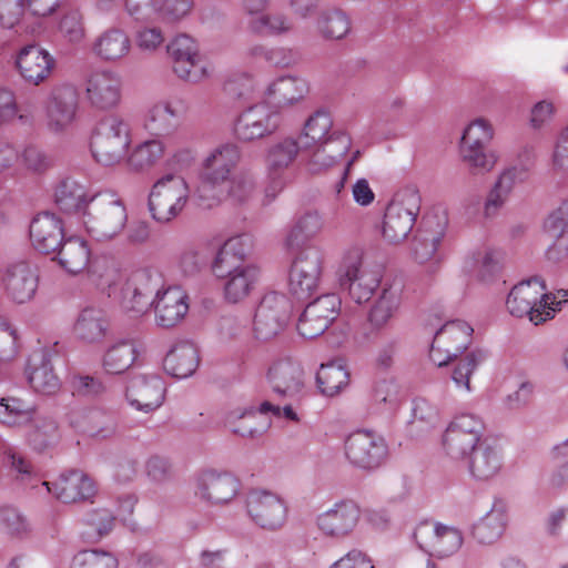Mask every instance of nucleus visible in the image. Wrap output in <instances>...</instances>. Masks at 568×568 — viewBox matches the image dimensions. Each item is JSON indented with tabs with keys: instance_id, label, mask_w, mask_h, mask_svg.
Segmentation results:
<instances>
[{
	"instance_id": "1",
	"label": "nucleus",
	"mask_w": 568,
	"mask_h": 568,
	"mask_svg": "<svg viewBox=\"0 0 568 568\" xmlns=\"http://www.w3.org/2000/svg\"><path fill=\"white\" fill-rule=\"evenodd\" d=\"M128 223V212L121 197L104 192L92 195L83 224L97 241H110L122 233Z\"/></svg>"
},
{
	"instance_id": "2",
	"label": "nucleus",
	"mask_w": 568,
	"mask_h": 568,
	"mask_svg": "<svg viewBox=\"0 0 568 568\" xmlns=\"http://www.w3.org/2000/svg\"><path fill=\"white\" fill-rule=\"evenodd\" d=\"M130 144L129 121L122 114L112 113L101 120L91 141V152L99 163L112 166L126 158Z\"/></svg>"
},
{
	"instance_id": "3",
	"label": "nucleus",
	"mask_w": 568,
	"mask_h": 568,
	"mask_svg": "<svg viewBox=\"0 0 568 568\" xmlns=\"http://www.w3.org/2000/svg\"><path fill=\"white\" fill-rule=\"evenodd\" d=\"M422 197L415 185L398 190L387 205L382 223V236L389 244L404 241L410 233L420 210Z\"/></svg>"
},
{
	"instance_id": "4",
	"label": "nucleus",
	"mask_w": 568,
	"mask_h": 568,
	"mask_svg": "<svg viewBox=\"0 0 568 568\" xmlns=\"http://www.w3.org/2000/svg\"><path fill=\"white\" fill-rule=\"evenodd\" d=\"M551 295L539 277H532L515 285L508 294L506 305L509 313L517 317L528 316L535 325L554 317L555 308Z\"/></svg>"
},
{
	"instance_id": "5",
	"label": "nucleus",
	"mask_w": 568,
	"mask_h": 568,
	"mask_svg": "<svg viewBox=\"0 0 568 568\" xmlns=\"http://www.w3.org/2000/svg\"><path fill=\"white\" fill-rule=\"evenodd\" d=\"M242 159V152L235 143H222L212 149L202 161L203 185L196 190V195L204 206H213L220 200L215 195H209L210 186L225 183L232 176Z\"/></svg>"
},
{
	"instance_id": "6",
	"label": "nucleus",
	"mask_w": 568,
	"mask_h": 568,
	"mask_svg": "<svg viewBox=\"0 0 568 568\" xmlns=\"http://www.w3.org/2000/svg\"><path fill=\"white\" fill-rule=\"evenodd\" d=\"M190 199V189L185 179L178 174H166L158 180L149 194V211L160 223L178 217Z\"/></svg>"
},
{
	"instance_id": "7",
	"label": "nucleus",
	"mask_w": 568,
	"mask_h": 568,
	"mask_svg": "<svg viewBox=\"0 0 568 568\" xmlns=\"http://www.w3.org/2000/svg\"><path fill=\"white\" fill-rule=\"evenodd\" d=\"M381 280L379 272L364 263L362 247L354 246L345 252L339 268V285L354 302H367L379 286Z\"/></svg>"
},
{
	"instance_id": "8",
	"label": "nucleus",
	"mask_w": 568,
	"mask_h": 568,
	"mask_svg": "<svg viewBox=\"0 0 568 568\" xmlns=\"http://www.w3.org/2000/svg\"><path fill=\"white\" fill-rule=\"evenodd\" d=\"M485 432L486 426L480 416L469 413L458 414L444 432L443 448L450 459L458 462L487 439Z\"/></svg>"
},
{
	"instance_id": "9",
	"label": "nucleus",
	"mask_w": 568,
	"mask_h": 568,
	"mask_svg": "<svg viewBox=\"0 0 568 568\" xmlns=\"http://www.w3.org/2000/svg\"><path fill=\"white\" fill-rule=\"evenodd\" d=\"M323 263V251L316 245H308L297 253L288 273V290L296 298H307L317 290Z\"/></svg>"
},
{
	"instance_id": "10",
	"label": "nucleus",
	"mask_w": 568,
	"mask_h": 568,
	"mask_svg": "<svg viewBox=\"0 0 568 568\" xmlns=\"http://www.w3.org/2000/svg\"><path fill=\"white\" fill-rule=\"evenodd\" d=\"M280 125V113L263 101L239 114L233 125V134L237 141L250 143L273 135Z\"/></svg>"
},
{
	"instance_id": "11",
	"label": "nucleus",
	"mask_w": 568,
	"mask_h": 568,
	"mask_svg": "<svg viewBox=\"0 0 568 568\" xmlns=\"http://www.w3.org/2000/svg\"><path fill=\"white\" fill-rule=\"evenodd\" d=\"M292 314V304L282 293L271 292L260 302L253 323L255 338L270 341L282 333Z\"/></svg>"
},
{
	"instance_id": "12",
	"label": "nucleus",
	"mask_w": 568,
	"mask_h": 568,
	"mask_svg": "<svg viewBox=\"0 0 568 568\" xmlns=\"http://www.w3.org/2000/svg\"><path fill=\"white\" fill-rule=\"evenodd\" d=\"M345 456L356 468L371 471L379 468L388 457L385 439L371 430H357L345 440Z\"/></svg>"
},
{
	"instance_id": "13",
	"label": "nucleus",
	"mask_w": 568,
	"mask_h": 568,
	"mask_svg": "<svg viewBox=\"0 0 568 568\" xmlns=\"http://www.w3.org/2000/svg\"><path fill=\"white\" fill-rule=\"evenodd\" d=\"M414 539L422 550L439 559L456 554L464 541L462 531L456 527L432 520H423L416 526Z\"/></svg>"
},
{
	"instance_id": "14",
	"label": "nucleus",
	"mask_w": 568,
	"mask_h": 568,
	"mask_svg": "<svg viewBox=\"0 0 568 568\" xmlns=\"http://www.w3.org/2000/svg\"><path fill=\"white\" fill-rule=\"evenodd\" d=\"M79 93L74 85L58 84L47 94L43 103L44 122L51 132H62L77 119Z\"/></svg>"
},
{
	"instance_id": "15",
	"label": "nucleus",
	"mask_w": 568,
	"mask_h": 568,
	"mask_svg": "<svg viewBox=\"0 0 568 568\" xmlns=\"http://www.w3.org/2000/svg\"><path fill=\"white\" fill-rule=\"evenodd\" d=\"M300 154L298 141L286 136L271 143L265 152V168L268 184L265 196L275 199L286 184L285 172L294 164Z\"/></svg>"
},
{
	"instance_id": "16",
	"label": "nucleus",
	"mask_w": 568,
	"mask_h": 568,
	"mask_svg": "<svg viewBox=\"0 0 568 568\" xmlns=\"http://www.w3.org/2000/svg\"><path fill=\"white\" fill-rule=\"evenodd\" d=\"M473 328L463 321L444 324L435 334L429 357L438 367L447 365L460 355L470 344Z\"/></svg>"
},
{
	"instance_id": "17",
	"label": "nucleus",
	"mask_w": 568,
	"mask_h": 568,
	"mask_svg": "<svg viewBox=\"0 0 568 568\" xmlns=\"http://www.w3.org/2000/svg\"><path fill=\"white\" fill-rule=\"evenodd\" d=\"M246 511L257 526L266 530L281 528L287 517L285 501L267 490L250 491L246 497Z\"/></svg>"
},
{
	"instance_id": "18",
	"label": "nucleus",
	"mask_w": 568,
	"mask_h": 568,
	"mask_svg": "<svg viewBox=\"0 0 568 568\" xmlns=\"http://www.w3.org/2000/svg\"><path fill=\"white\" fill-rule=\"evenodd\" d=\"M341 310V298L336 294H325L311 302L302 313L297 323L298 333L305 338L322 335Z\"/></svg>"
},
{
	"instance_id": "19",
	"label": "nucleus",
	"mask_w": 568,
	"mask_h": 568,
	"mask_svg": "<svg viewBox=\"0 0 568 568\" xmlns=\"http://www.w3.org/2000/svg\"><path fill=\"white\" fill-rule=\"evenodd\" d=\"M38 285V271L29 261L18 260L7 265L2 287L10 301L17 304L30 302L36 296Z\"/></svg>"
},
{
	"instance_id": "20",
	"label": "nucleus",
	"mask_w": 568,
	"mask_h": 568,
	"mask_svg": "<svg viewBox=\"0 0 568 568\" xmlns=\"http://www.w3.org/2000/svg\"><path fill=\"white\" fill-rule=\"evenodd\" d=\"M239 490L240 483L234 476L215 470L203 471L194 483V496L212 506L231 503Z\"/></svg>"
},
{
	"instance_id": "21",
	"label": "nucleus",
	"mask_w": 568,
	"mask_h": 568,
	"mask_svg": "<svg viewBox=\"0 0 568 568\" xmlns=\"http://www.w3.org/2000/svg\"><path fill=\"white\" fill-rule=\"evenodd\" d=\"M16 67L26 82L40 85L51 77L55 60L39 44L30 43L22 47L17 53Z\"/></svg>"
},
{
	"instance_id": "22",
	"label": "nucleus",
	"mask_w": 568,
	"mask_h": 568,
	"mask_svg": "<svg viewBox=\"0 0 568 568\" xmlns=\"http://www.w3.org/2000/svg\"><path fill=\"white\" fill-rule=\"evenodd\" d=\"M266 378L273 395L281 400H295L304 387L301 366L287 358L274 362L267 371Z\"/></svg>"
},
{
	"instance_id": "23",
	"label": "nucleus",
	"mask_w": 568,
	"mask_h": 568,
	"mask_svg": "<svg viewBox=\"0 0 568 568\" xmlns=\"http://www.w3.org/2000/svg\"><path fill=\"white\" fill-rule=\"evenodd\" d=\"M85 97L95 110L109 111L118 108L122 100V81L112 71H100L87 81Z\"/></svg>"
},
{
	"instance_id": "24",
	"label": "nucleus",
	"mask_w": 568,
	"mask_h": 568,
	"mask_svg": "<svg viewBox=\"0 0 568 568\" xmlns=\"http://www.w3.org/2000/svg\"><path fill=\"white\" fill-rule=\"evenodd\" d=\"M164 392V383L159 376L140 374L129 381L125 396L133 408L150 413L162 405Z\"/></svg>"
},
{
	"instance_id": "25",
	"label": "nucleus",
	"mask_w": 568,
	"mask_h": 568,
	"mask_svg": "<svg viewBox=\"0 0 568 568\" xmlns=\"http://www.w3.org/2000/svg\"><path fill=\"white\" fill-rule=\"evenodd\" d=\"M155 323L165 328L174 327L186 316L189 295L180 286H168L156 292L153 298Z\"/></svg>"
},
{
	"instance_id": "26",
	"label": "nucleus",
	"mask_w": 568,
	"mask_h": 568,
	"mask_svg": "<svg viewBox=\"0 0 568 568\" xmlns=\"http://www.w3.org/2000/svg\"><path fill=\"white\" fill-rule=\"evenodd\" d=\"M42 485L65 504L90 500L97 494L94 481L77 469L62 473L55 481H43Z\"/></svg>"
},
{
	"instance_id": "27",
	"label": "nucleus",
	"mask_w": 568,
	"mask_h": 568,
	"mask_svg": "<svg viewBox=\"0 0 568 568\" xmlns=\"http://www.w3.org/2000/svg\"><path fill=\"white\" fill-rule=\"evenodd\" d=\"M359 507L352 500H341L317 516L318 529L328 537L344 538L356 527Z\"/></svg>"
},
{
	"instance_id": "28",
	"label": "nucleus",
	"mask_w": 568,
	"mask_h": 568,
	"mask_svg": "<svg viewBox=\"0 0 568 568\" xmlns=\"http://www.w3.org/2000/svg\"><path fill=\"white\" fill-rule=\"evenodd\" d=\"M310 93L308 82L301 77H280L264 91V102L280 113V110L302 103Z\"/></svg>"
},
{
	"instance_id": "29",
	"label": "nucleus",
	"mask_w": 568,
	"mask_h": 568,
	"mask_svg": "<svg viewBox=\"0 0 568 568\" xmlns=\"http://www.w3.org/2000/svg\"><path fill=\"white\" fill-rule=\"evenodd\" d=\"M458 462L467 467L474 479L486 481L499 474L504 457L501 448L496 443L486 439L470 454H467V457H463Z\"/></svg>"
},
{
	"instance_id": "30",
	"label": "nucleus",
	"mask_w": 568,
	"mask_h": 568,
	"mask_svg": "<svg viewBox=\"0 0 568 568\" xmlns=\"http://www.w3.org/2000/svg\"><path fill=\"white\" fill-rule=\"evenodd\" d=\"M63 237L62 221L53 213H40L30 224L32 245L37 251L43 254L55 252L63 243Z\"/></svg>"
},
{
	"instance_id": "31",
	"label": "nucleus",
	"mask_w": 568,
	"mask_h": 568,
	"mask_svg": "<svg viewBox=\"0 0 568 568\" xmlns=\"http://www.w3.org/2000/svg\"><path fill=\"white\" fill-rule=\"evenodd\" d=\"M220 278H225L224 296L231 303L246 298L258 280V268L252 264L240 263L231 266L225 273L213 270Z\"/></svg>"
},
{
	"instance_id": "32",
	"label": "nucleus",
	"mask_w": 568,
	"mask_h": 568,
	"mask_svg": "<svg viewBox=\"0 0 568 568\" xmlns=\"http://www.w3.org/2000/svg\"><path fill=\"white\" fill-rule=\"evenodd\" d=\"M402 305V290L396 286L384 287L373 302L367 323L372 331L381 332L390 326Z\"/></svg>"
},
{
	"instance_id": "33",
	"label": "nucleus",
	"mask_w": 568,
	"mask_h": 568,
	"mask_svg": "<svg viewBox=\"0 0 568 568\" xmlns=\"http://www.w3.org/2000/svg\"><path fill=\"white\" fill-rule=\"evenodd\" d=\"M139 355L138 343L133 338L114 339L105 348L101 366L105 374L120 375L130 369Z\"/></svg>"
},
{
	"instance_id": "34",
	"label": "nucleus",
	"mask_w": 568,
	"mask_h": 568,
	"mask_svg": "<svg viewBox=\"0 0 568 568\" xmlns=\"http://www.w3.org/2000/svg\"><path fill=\"white\" fill-rule=\"evenodd\" d=\"M91 49L100 60L116 62L130 53L131 40L122 29L111 28L95 38Z\"/></svg>"
},
{
	"instance_id": "35",
	"label": "nucleus",
	"mask_w": 568,
	"mask_h": 568,
	"mask_svg": "<svg viewBox=\"0 0 568 568\" xmlns=\"http://www.w3.org/2000/svg\"><path fill=\"white\" fill-rule=\"evenodd\" d=\"M545 232L554 240L548 250L550 260L568 255V202H562L544 222Z\"/></svg>"
},
{
	"instance_id": "36",
	"label": "nucleus",
	"mask_w": 568,
	"mask_h": 568,
	"mask_svg": "<svg viewBox=\"0 0 568 568\" xmlns=\"http://www.w3.org/2000/svg\"><path fill=\"white\" fill-rule=\"evenodd\" d=\"M91 197L83 184L70 178L60 181L54 191L55 205L67 214H84Z\"/></svg>"
},
{
	"instance_id": "37",
	"label": "nucleus",
	"mask_w": 568,
	"mask_h": 568,
	"mask_svg": "<svg viewBox=\"0 0 568 568\" xmlns=\"http://www.w3.org/2000/svg\"><path fill=\"white\" fill-rule=\"evenodd\" d=\"M109 320L105 313L98 307L83 308L74 323V334L85 343L101 342L108 333Z\"/></svg>"
},
{
	"instance_id": "38",
	"label": "nucleus",
	"mask_w": 568,
	"mask_h": 568,
	"mask_svg": "<svg viewBox=\"0 0 568 568\" xmlns=\"http://www.w3.org/2000/svg\"><path fill=\"white\" fill-rule=\"evenodd\" d=\"M180 112L168 101L152 105L145 113L143 128L154 136H166L178 129Z\"/></svg>"
},
{
	"instance_id": "39",
	"label": "nucleus",
	"mask_w": 568,
	"mask_h": 568,
	"mask_svg": "<svg viewBox=\"0 0 568 568\" xmlns=\"http://www.w3.org/2000/svg\"><path fill=\"white\" fill-rule=\"evenodd\" d=\"M199 361L195 345L190 342H181L168 353L163 364L170 375L176 378H186L195 372Z\"/></svg>"
},
{
	"instance_id": "40",
	"label": "nucleus",
	"mask_w": 568,
	"mask_h": 568,
	"mask_svg": "<svg viewBox=\"0 0 568 568\" xmlns=\"http://www.w3.org/2000/svg\"><path fill=\"white\" fill-rule=\"evenodd\" d=\"M154 291L155 285L152 284L146 273L134 275L131 284L126 288V294L122 303L123 308L133 316L144 314L150 306H153V300L151 297Z\"/></svg>"
},
{
	"instance_id": "41",
	"label": "nucleus",
	"mask_w": 568,
	"mask_h": 568,
	"mask_svg": "<svg viewBox=\"0 0 568 568\" xmlns=\"http://www.w3.org/2000/svg\"><path fill=\"white\" fill-rule=\"evenodd\" d=\"M27 374L28 382L36 392L53 394L59 389V378L44 352L30 357Z\"/></svg>"
},
{
	"instance_id": "42",
	"label": "nucleus",
	"mask_w": 568,
	"mask_h": 568,
	"mask_svg": "<svg viewBox=\"0 0 568 568\" xmlns=\"http://www.w3.org/2000/svg\"><path fill=\"white\" fill-rule=\"evenodd\" d=\"M27 425L26 439L34 450L43 452L60 439L58 423L52 417L36 413Z\"/></svg>"
},
{
	"instance_id": "43",
	"label": "nucleus",
	"mask_w": 568,
	"mask_h": 568,
	"mask_svg": "<svg viewBox=\"0 0 568 568\" xmlns=\"http://www.w3.org/2000/svg\"><path fill=\"white\" fill-rule=\"evenodd\" d=\"M91 251L88 243L79 237H69L58 248V262L70 274L83 272L90 262Z\"/></svg>"
},
{
	"instance_id": "44",
	"label": "nucleus",
	"mask_w": 568,
	"mask_h": 568,
	"mask_svg": "<svg viewBox=\"0 0 568 568\" xmlns=\"http://www.w3.org/2000/svg\"><path fill=\"white\" fill-rule=\"evenodd\" d=\"M253 241L248 235H239L229 239L219 251L213 263V270L225 273L231 266H239L244 263L245 257L251 253Z\"/></svg>"
},
{
	"instance_id": "45",
	"label": "nucleus",
	"mask_w": 568,
	"mask_h": 568,
	"mask_svg": "<svg viewBox=\"0 0 568 568\" xmlns=\"http://www.w3.org/2000/svg\"><path fill=\"white\" fill-rule=\"evenodd\" d=\"M349 371L343 359L322 364L316 381L321 392L327 396L339 394L349 384Z\"/></svg>"
},
{
	"instance_id": "46",
	"label": "nucleus",
	"mask_w": 568,
	"mask_h": 568,
	"mask_svg": "<svg viewBox=\"0 0 568 568\" xmlns=\"http://www.w3.org/2000/svg\"><path fill=\"white\" fill-rule=\"evenodd\" d=\"M524 174L525 172L517 168L506 169L499 174L485 204V214L487 216L495 215L505 205L515 184L523 180Z\"/></svg>"
},
{
	"instance_id": "47",
	"label": "nucleus",
	"mask_w": 568,
	"mask_h": 568,
	"mask_svg": "<svg viewBox=\"0 0 568 568\" xmlns=\"http://www.w3.org/2000/svg\"><path fill=\"white\" fill-rule=\"evenodd\" d=\"M462 163L471 175H485L491 172L497 162L496 151L488 149V145H459Z\"/></svg>"
},
{
	"instance_id": "48",
	"label": "nucleus",
	"mask_w": 568,
	"mask_h": 568,
	"mask_svg": "<svg viewBox=\"0 0 568 568\" xmlns=\"http://www.w3.org/2000/svg\"><path fill=\"white\" fill-rule=\"evenodd\" d=\"M351 136L344 132L333 133L328 141L320 144L311 162L320 169L329 168L341 160L351 149Z\"/></svg>"
},
{
	"instance_id": "49",
	"label": "nucleus",
	"mask_w": 568,
	"mask_h": 568,
	"mask_svg": "<svg viewBox=\"0 0 568 568\" xmlns=\"http://www.w3.org/2000/svg\"><path fill=\"white\" fill-rule=\"evenodd\" d=\"M266 413L254 410L233 412L227 417V424L234 434L242 437H257L266 432L270 422L264 417Z\"/></svg>"
},
{
	"instance_id": "50",
	"label": "nucleus",
	"mask_w": 568,
	"mask_h": 568,
	"mask_svg": "<svg viewBox=\"0 0 568 568\" xmlns=\"http://www.w3.org/2000/svg\"><path fill=\"white\" fill-rule=\"evenodd\" d=\"M507 516L503 506H494L473 527V537L483 545H489L499 539L506 527Z\"/></svg>"
},
{
	"instance_id": "51",
	"label": "nucleus",
	"mask_w": 568,
	"mask_h": 568,
	"mask_svg": "<svg viewBox=\"0 0 568 568\" xmlns=\"http://www.w3.org/2000/svg\"><path fill=\"white\" fill-rule=\"evenodd\" d=\"M248 29L255 34L282 36L293 31L294 22L283 12H264L250 19Z\"/></svg>"
},
{
	"instance_id": "52",
	"label": "nucleus",
	"mask_w": 568,
	"mask_h": 568,
	"mask_svg": "<svg viewBox=\"0 0 568 568\" xmlns=\"http://www.w3.org/2000/svg\"><path fill=\"white\" fill-rule=\"evenodd\" d=\"M316 26L322 37L329 40L343 39L351 30L348 17L338 9L323 10L317 18Z\"/></svg>"
},
{
	"instance_id": "53",
	"label": "nucleus",
	"mask_w": 568,
	"mask_h": 568,
	"mask_svg": "<svg viewBox=\"0 0 568 568\" xmlns=\"http://www.w3.org/2000/svg\"><path fill=\"white\" fill-rule=\"evenodd\" d=\"M32 404L18 397H6L0 399V423L9 426L27 425L36 414Z\"/></svg>"
},
{
	"instance_id": "54",
	"label": "nucleus",
	"mask_w": 568,
	"mask_h": 568,
	"mask_svg": "<svg viewBox=\"0 0 568 568\" xmlns=\"http://www.w3.org/2000/svg\"><path fill=\"white\" fill-rule=\"evenodd\" d=\"M323 225V220L317 213L305 214L287 233L285 245L291 248L313 239L322 232Z\"/></svg>"
},
{
	"instance_id": "55",
	"label": "nucleus",
	"mask_w": 568,
	"mask_h": 568,
	"mask_svg": "<svg viewBox=\"0 0 568 568\" xmlns=\"http://www.w3.org/2000/svg\"><path fill=\"white\" fill-rule=\"evenodd\" d=\"M164 149L161 140H148L134 149L129 158L130 165L135 170L149 169L162 159Z\"/></svg>"
},
{
	"instance_id": "56",
	"label": "nucleus",
	"mask_w": 568,
	"mask_h": 568,
	"mask_svg": "<svg viewBox=\"0 0 568 568\" xmlns=\"http://www.w3.org/2000/svg\"><path fill=\"white\" fill-rule=\"evenodd\" d=\"M333 125V120L327 112L316 111L305 122L302 138L308 140L307 146L323 144L328 141L326 139Z\"/></svg>"
},
{
	"instance_id": "57",
	"label": "nucleus",
	"mask_w": 568,
	"mask_h": 568,
	"mask_svg": "<svg viewBox=\"0 0 568 568\" xmlns=\"http://www.w3.org/2000/svg\"><path fill=\"white\" fill-rule=\"evenodd\" d=\"M444 236V230L433 231L425 227L419 231L414 239L413 251L416 261L425 263L429 261L436 253Z\"/></svg>"
},
{
	"instance_id": "58",
	"label": "nucleus",
	"mask_w": 568,
	"mask_h": 568,
	"mask_svg": "<svg viewBox=\"0 0 568 568\" xmlns=\"http://www.w3.org/2000/svg\"><path fill=\"white\" fill-rule=\"evenodd\" d=\"M227 196L237 204L245 203L248 201L256 186L254 175L248 171H241L237 174L230 178Z\"/></svg>"
},
{
	"instance_id": "59",
	"label": "nucleus",
	"mask_w": 568,
	"mask_h": 568,
	"mask_svg": "<svg viewBox=\"0 0 568 568\" xmlns=\"http://www.w3.org/2000/svg\"><path fill=\"white\" fill-rule=\"evenodd\" d=\"M493 139L491 123L484 118H478L464 129L459 145H489Z\"/></svg>"
},
{
	"instance_id": "60",
	"label": "nucleus",
	"mask_w": 568,
	"mask_h": 568,
	"mask_svg": "<svg viewBox=\"0 0 568 568\" xmlns=\"http://www.w3.org/2000/svg\"><path fill=\"white\" fill-rule=\"evenodd\" d=\"M118 559L102 550H83L77 554L71 568H116Z\"/></svg>"
},
{
	"instance_id": "61",
	"label": "nucleus",
	"mask_w": 568,
	"mask_h": 568,
	"mask_svg": "<svg viewBox=\"0 0 568 568\" xmlns=\"http://www.w3.org/2000/svg\"><path fill=\"white\" fill-rule=\"evenodd\" d=\"M503 254L493 248H484L470 257V266L478 270L483 280H487L500 270Z\"/></svg>"
},
{
	"instance_id": "62",
	"label": "nucleus",
	"mask_w": 568,
	"mask_h": 568,
	"mask_svg": "<svg viewBox=\"0 0 568 568\" xmlns=\"http://www.w3.org/2000/svg\"><path fill=\"white\" fill-rule=\"evenodd\" d=\"M84 524L89 528V534L99 538L108 535L115 525L114 515L106 508H94L87 513Z\"/></svg>"
},
{
	"instance_id": "63",
	"label": "nucleus",
	"mask_w": 568,
	"mask_h": 568,
	"mask_svg": "<svg viewBox=\"0 0 568 568\" xmlns=\"http://www.w3.org/2000/svg\"><path fill=\"white\" fill-rule=\"evenodd\" d=\"M193 4V0H162V2L158 4L154 20L176 22L192 11Z\"/></svg>"
},
{
	"instance_id": "64",
	"label": "nucleus",
	"mask_w": 568,
	"mask_h": 568,
	"mask_svg": "<svg viewBox=\"0 0 568 568\" xmlns=\"http://www.w3.org/2000/svg\"><path fill=\"white\" fill-rule=\"evenodd\" d=\"M557 112L551 99H542L534 103L529 111L528 123L532 130H541L550 124Z\"/></svg>"
}]
</instances>
